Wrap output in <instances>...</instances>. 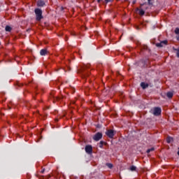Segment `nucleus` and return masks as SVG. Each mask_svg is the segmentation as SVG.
Wrapping results in <instances>:
<instances>
[{
  "instance_id": "obj_1",
  "label": "nucleus",
  "mask_w": 179,
  "mask_h": 179,
  "mask_svg": "<svg viewBox=\"0 0 179 179\" xmlns=\"http://www.w3.org/2000/svg\"><path fill=\"white\" fill-rule=\"evenodd\" d=\"M34 13L37 22H40L43 19V10L40 8H35Z\"/></svg>"
},
{
  "instance_id": "obj_2",
  "label": "nucleus",
  "mask_w": 179,
  "mask_h": 179,
  "mask_svg": "<svg viewBox=\"0 0 179 179\" xmlns=\"http://www.w3.org/2000/svg\"><path fill=\"white\" fill-rule=\"evenodd\" d=\"M86 69H87V66H85L84 67L82 68L81 70L79 71L83 78H87V76H89V71Z\"/></svg>"
},
{
  "instance_id": "obj_3",
  "label": "nucleus",
  "mask_w": 179,
  "mask_h": 179,
  "mask_svg": "<svg viewBox=\"0 0 179 179\" xmlns=\"http://www.w3.org/2000/svg\"><path fill=\"white\" fill-rule=\"evenodd\" d=\"M151 114H153L154 115H160L162 114V108H154L153 109L150 110Z\"/></svg>"
},
{
  "instance_id": "obj_4",
  "label": "nucleus",
  "mask_w": 179,
  "mask_h": 179,
  "mask_svg": "<svg viewBox=\"0 0 179 179\" xmlns=\"http://www.w3.org/2000/svg\"><path fill=\"white\" fill-rule=\"evenodd\" d=\"M115 134L116 132L113 129H108L106 132V135H107V136L110 139H113V138H114V135H115Z\"/></svg>"
},
{
  "instance_id": "obj_5",
  "label": "nucleus",
  "mask_w": 179,
  "mask_h": 179,
  "mask_svg": "<svg viewBox=\"0 0 179 179\" xmlns=\"http://www.w3.org/2000/svg\"><path fill=\"white\" fill-rule=\"evenodd\" d=\"M101 138H103V134L100 132H98L94 136L93 139H94V141H96L97 142V141H100V139H101Z\"/></svg>"
},
{
  "instance_id": "obj_6",
  "label": "nucleus",
  "mask_w": 179,
  "mask_h": 179,
  "mask_svg": "<svg viewBox=\"0 0 179 179\" xmlns=\"http://www.w3.org/2000/svg\"><path fill=\"white\" fill-rule=\"evenodd\" d=\"M85 152L88 155H92V153L93 152V147H92V145H86L85 146Z\"/></svg>"
},
{
  "instance_id": "obj_7",
  "label": "nucleus",
  "mask_w": 179,
  "mask_h": 179,
  "mask_svg": "<svg viewBox=\"0 0 179 179\" xmlns=\"http://www.w3.org/2000/svg\"><path fill=\"white\" fill-rule=\"evenodd\" d=\"M167 43H168V41H166V40L165 41H162L160 43H156V46L157 47H164V45H167Z\"/></svg>"
},
{
  "instance_id": "obj_8",
  "label": "nucleus",
  "mask_w": 179,
  "mask_h": 179,
  "mask_svg": "<svg viewBox=\"0 0 179 179\" xmlns=\"http://www.w3.org/2000/svg\"><path fill=\"white\" fill-rule=\"evenodd\" d=\"M36 5L38 7L43 8V6H44V5H45V2H44L43 0H38Z\"/></svg>"
},
{
  "instance_id": "obj_9",
  "label": "nucleus",
  "mask_w": 179,
  "mask_h": 179,
  "mask_svg": "<svg viewBox=\"0 0 179 179\" xmlns=\"http://www.w3.org/2000/svg\"><path fill=\"white\" fill-rule=\"evenodd\" d=\"M48 53V51H47V49H42L40 51V54L41 55H47V54Z\"/></svg>"
},
{
  "instance_id": "obj_10",
  "label": "nucleus",
  "mask_w": 179,
  "mask_h": 179,
  "mask_svg": "<svg viewBox=\"0 0 179 179\" xmlns=\"http://www.w3.org/2000/svg\"><path fill=\"white\" fill-rule=\"evenodd\" d=\"M166 96L169 99H171L173 96H174V94L171 92H167Z\"/></svg>"
},
{
  "instance_id": "obj_11",
  "label": "nucleus",
  "mask_w": 179,
  "mask_h": 179,
  "mask_svg": "<svg viewBox=\"0 0 179 179\" xmlns=\"http://www.w3.org/2000/svg\"><path fill=\"white\" fill-rule=\"evenodd\" d=\"M141 86L143 89H146L149 86V84H146L145 83H141Z\"/></svg>"
},
{
  "instance_id": "obj_12",
  "label": "nucleus",
  "mask_w": 179,
  "mask_h": 179,
  "mask_svg": "<svg viewBox=\"0 0 179 179\" xmlns=\"http://www.w3.org/2000/svg\"><path fill=\"white\" fill-rule=\"evenodd\" d=\"M6 31H12V27H10L9 25L6 26Z\"/></svg>"
},
{
  "instance_id": "obj_13",
  "label": "nucleus",
  "mask_w": 179,
  "mask_h": 179,
  "mask_svg": "<svg viewBox=\"0 0 179 179\" xmlns=\"http://www.w3.org/2000/svg\"><path fill=\"white\" fill-rule=\"evenodd\" d=\"M138 10V13L139 15H141V16H143V15H145V11L143 10Z\"/></svg>"
},
{
  "instance_id": "obj_14",
  "label": "nucleus",
  "mask_w": 179,
  "mask_h": 179,
  "mask_svg": "<svg viewBox=\"0 0 179 179\" xmlns=\"http://www.w3.org/2000/svg\"><path fill=\"white\" fill-rule=\"evenodd\" d=\"M172 141H173V138L167 137L166 138L167 143H171Z\"/></svg>"
},
{
  "instance_id": "obj_15",
  "label": "nucleus",
  "mask_w": 179,
  "mask_h": 179,
  "mask_svg": "<svg viewBox=\"0 0 179 179\" xmlns=\"http://www.w3.org/2000/svg\"><path fill=\"white\" fill-rule=\"evenodd\" d=\"M130 170H131V171H136V166H131L130 167Z\"/></svg>"
},
{
  "instance_id": "obj_16",
  "label": "nucleus",
  "mask_w": 179,
  "mask_h": 179,
  "mask_svg": "<svg viewBox=\"0 0 179 179\" xmlns=\"http://www.w3.org/2000/svg\"><path fill=\"white\" fill-rule=\"evenodd\" d=\"M155 150V148H150L147 150V153H150V152H153Z\"/></svg>"
},
{
  "instance_id": "obj_17",
  "label": "nucleus",
  "mask_w": 179,
  "mask_h": 179,
  "mask_svg": "<svg viewBox=\"0 0 179 179\" xmlns=\"http://www.w3.org/2000/svg\"><path fill=\"white\" fill-rule=\"evenodd\" d=\"M106 166H107V167H108V169H111L113 167V164H110V163H107Z\"/></svg>"
},
{
  "instance_id": "obj_18",
  "label": "nucleus",
  "mask_w": 179,
  "mask_h": 179,
  "mask_svg": "<svg viewBox=\"0 0 179 179\" xmlns=\"http://www.w3.org/2000/svg\"><path fill=\"white\" fill-rule=\"evenodd\" d=\"M103 145H104V142H103V141H100V143H99V148H103Z\"/></svg>"
},
{
  "instance_id": "obj_19",
  "label": "nucleus",
  "mask_w": 179,
  "mask_h": 179,
  "mask_svg": "<svg viewBox=\"0 0 179 179\" xmlns=\"http://www.w3.org/2000/svg\"><path fill=\"white\" fill-rule=\"evenodd\" d=\"M175 33L176 34H179V28H176Z\"/></svg>"
},
{
  "instance_id": "obj_20",
  "label": "nucleus",
  "mask_w": 179,
  "mask_h": 179,
  "mask_svg": "<svg viewBox=\"0 0 179 179\" xmlns=\"http://www.w3.org/2000/svg\"><path fill=\"white\" fill-rule=\"evenodd\" d=\"M143 50H148V47H147L146 45H144V46L143 47Z\"/></svg>"
},
{
  "instance_id": "obj_21",
  "label": "nucleus",
  "mask_w": 179,
  "mask_h": 179,
  "mask_svg": "<svg viewBox=\"0 0 179 179\" xmlns=\"http://www.w3.org/2000/svg\"><path fill=\"white\" fill-rule=\"evenodd\" d=\"M132 3L133 5H135V3H136V0L133 1Z\"/></svg>"
},
{
  "instance_id": "obj_22",
  "label": "nucleus",
  "mask_w": 179,
  "mask_h": 179,
  "mask_svg": "<svg viewBox=\"0 0 179 179\" xmlns=\"http://www.w3.org/2000/svg\"><path fill=\"white\" fill-rule=\"evenodd\" d=\"M150 1L152 0H148L149 5H150Z\"/></svg>"
},
{
  "instance_id": "obj_23",
  "label": "nucleus",
  "mask_w": 179,
  "mask_h": 179,
  "mask_svg": "<svg viewBox=\"0 0 179 179\" xmlns=\"http://www.w3.org/2000/svg\"><path fill=\"white\" fill-rule=\"evenodd\" d=\"M98 3H100L101 2V0H97Z\"/></svg>"
},
{
  "instance_id": "obj_24",
  "label": "nucleus",
  "mask_w": 179,
  "mask_h": 179,
  "mask_svg": "<svg viewBox=\"0 0 179 179\" xmlns=\"http://www.w3.org/2000/svg\"><path fill=\"white\" fill-rule=\"evenodd\" d=\"M44 171H45V169H43L41 173H44Z\"/></svg>"
},
{
  "instance_id": "obj_25",
  "label": "nucleus",
  "mask_w": 179,
  "mask_h": 179,
  "mask_svg": "<svg viewBox=\"0 0 179 179\" xmlns=\"http://www.w3.org/2000/svg\"><path fill=\"white\" fill-rule=\"evenodd\" d=\"M106 2H110V0H105Z\"/></svg>"
},
{
  "instance_id": "obj_26",
  "label": "nucleus",
  "mask_w": 179,
  "mask_h": 179,
  "mask_svg": "<svg viewBox=\"0 0 179 179\" xmlns=\"http://www.w3.org/2000/svg\"><path fill=\"white\" fill-rule=\"evenodd\" d=\"M177 40L179 41V36L177 37Z\"/></svg>"
},
{
  "instance_id": "obj_27",
  "label": "nucleus",
  "mask_w": 179,
  "mask_h": 179,
  "mask_svg": "<svg viewBox=\"0 0 179 179\" xmlns=\"http://www.w3.org/2000/svg\"><path fill=\"white\" fill-rule=\"evenodd\" d=\"M125 1H128V0H125Z\"/></svg>"
}]
</instances>
